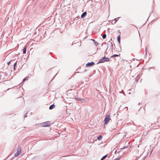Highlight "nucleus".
I'll list each match as a JSON object with an SVG mask.
<instances>
[{
	"instance_id": "1",
	"label": "nucleus",
	"mask_w": 160,
	"mask_h": 160,
	"mask_svg": "<svg viewBox=\"0 0 160 160\" xmlns=\"http://www.w3.org/2000/svg\"><path fill=\"white\" fill-rule=\"evenodd\" d=\"M40 125L42 127H49L51 125V123L50 121H47L41 123Z\"/></svg>"
},
{
	"instance_id": "2",
	"label": "nucleus",
	"mask_w": 160,
	"mask_h": 160,
	"mask_svg": "<svg viewBox=\"0 0 160 160\" xmlns=\"http://www.w3.org/2000/svg\"><path fill=\"white\" fill-rule=\"evenodd\" d=\"M109 59L108 58H106L105 57H104L103 58L101 59L99 61L98 63H103L105 61H109Z\"/></svg>"
},
{
	"instance_id": "3",
	"label": "nucleus",
	"mask_w": 160,
	"mask_h": 160,
	"mask_svg": "<svg viewBox=\"0 0 160 160\" xmlns=\"http://www.w3.org/2000/svg\"><path fill=\"white\" fill-rule=\"evenodd\" d=\"M111 119L109 115L106 116L104 120V124H107L110 120Z\"/></svg>"
},
{
	"instance_id": "4",
	"label": "nucleus",
	"mask_w": 160,
	"mask_h": 160,
	"mask_svg": "<svg viewBox=\"0 0 160 160\" xmlns=\"http://www.w3.org/2000/svg\"><path fill=\"white\" fill-rule=\"evenodd\" d=\"M95 64L94 63L92 62H88L86 64V66L87 67H90L92 66H93Z\"/></svg>"
},
{
	"instance_id": "5",
	"label": "nucleus",
	"mask_w": 160,
	"mask_h": 160,
	"mask_svg": "<svg viewBox=\"0 0 160 160\" xmlns=\"http://www.w3.org/2000/svg\"><path fill=\"white\" fill-rule=\"evenodd\" d=\"M21 153V151L20 149H18L17 152L15 154V157H17L18 155H20Z\"/></svg>"
},
{
	"instance_id": "6",
	"label": "nucleus",
	"mask_w": 160,
	"mask_h": 160,
	"mask_svg": "<svg viewBox=\"0 0 160 160\" xmlns=\"http://www.w3.org/2000/svg\"><path fill=\"white\" fill-rule=\"evenodd\" d=\"M87 13L86 12H84L81 15V17L82 18H84L86 16Z\"/></svg>"
},
{
	"instance_id": "7",
	"label": "nucleus",
	"mask_w": 160,
	"mask_h": 160,
	"mask_svg": "<svg viewBox=\"0 0 160 160\" xmlns=\"http://www.w3.org/2000/svg\"><path fill=\"white\" fill-rule=\"evenodd\" d=\"M27 47V46H25L23 49V53L24 54H25L26 53Z\"/></svg>"
},
{
	"instance_id": "8",
	"label": "nucleus",
	"mask_w": 160,
	"mask_h": 160,
	"mask_svg": "<svg viewBox=\"0 0 160 160\" xmlns=\"http://www.w3.org/2000/svg\"><path fill=\"white\" fill-rule=\"evenodd\" d=\"M117 40L118 42L120 43V36H119L117 38Z\"/></svg>"
},
{
	"instance_id": "9",
	"label": "nucleus",
	"mask_w": 160,
	"mask_h": 160,
	"mask_svg": "<svg viewBox=\"0 0 160 160\" xmlns=\"http://www.w3.org/2000/svg\"><path fill=\"white\" fill-rule=\"evenodd\" d=\"M55 106L54 104L50 106L49 108L50 109H52Z\"/></svg>"
},
{
	"instance_id": "10",
	"label": "nucleus",
	"mask_w": 160,
	"mask_h": 160,
	"mask_svg": "<svg viewBox=\"0 0 160 160\" xmlns=\"http://www.w3.org/2000/svg\"><path fill=\"white\" fill-rule=\"evenodd\" d=\"M102 138V136L101 135H100L98 137V140H101Z\"/></svg>"
},
{
	"instance_id": "11",
	"label": "nucleus",
	"mask_w": 160,
	"mask_h": 160,
	"mask_svg": "<svg viewBox=\"0 0 160 160\" xmlns=\"http://www.w3.org/2000/svg\"><path fill=\"white\" fill-rule=\"evenodd\" d=\"M108 156V154L104 156L103 157L102 159H101V160H103V159H105L106 157H107V156Z\"/></svg>"
},
{
	"instance_id": "12",
	"label": "nucleus",
	"mask_w": 160,
	"mask_h": 160,
	"mask_svg": "<svg viewBox=\"0 0 160 160\" xmlns=\"http://www.w3.org/2000/svg\"><path fill=\"white\" fill-rule=\"evenodd\" d=\"M106 34H104L103 36H102V38L103 39H105L106 38Z\"/></svg>"
},
{
	"instance_id": "13",
	"label": "nucleus",
	"mask_w": 160,
	"mask_h": 160,
	"mask_svg": "<svg viewBox=\"0 0 160 160\" xmlns=\"http://www.w3.org/2000/svg\"><path fill=\"white\" fill-rule=\"evenodd\" d=\"M119 55H117V54H114V55H113V56H112L111 57H117V56H118Z\"/></svg>"
},
{
	"instance_id": "14",
	"label": "nucleus",
	"mask_w": 160,
	"mask_h": 160,
	"mask_svg": "<svg viewBox=\"0 0 160 160\" xmlns=\"http://www.w3.org/2000/svg\"><path fill=\"white\" fill-rule=\"evenodd\" d=\"M16 64H17V62H16L14 64V70H15L16 69L15 67L16 66Z\"/></svg>"
},
{
	"instance_id": "15",
	"label": "nucleus",
	"mask_w": 160,
	"mask_h": 160,
	"mask_svg": "<svg viewBox=\"0 0 160 160\" xmlns=\"http://www.w3.org/2000/svg\"><path fill=\"white\" fill-rule=\"evenodd\" d=\"M94 44H95V45L96 46H97V45H98V42H95H95H94Z\"/></svg>"
},
{
	"instance_id": "16",
	"label": "nucleus",
	"mask_w": 160,
	"mask_h": 160,
	"mask_svg": "<svg viewBox=\"0 0 160 160\" xmlns=\"http://www.w3.org/2000/svg\"><path fill=\"white\" fill-rule=\"evenodd\" d=\"M12 60H11V61H9V62H8V65H9L10 64V63H11V62H12Z\"/></svg>"
},
{
	"instance_id": "17",
	"label": "nucleus",
	"mask_w": 160,
	"mask_h": 160,
	"mask_svg": "<svg viewBox=\"0 0 160 160\" xmlns=\"http://www.w3.org/2000/svg\"><path fill=\"white\" fill-rule=\"evenodd\" d=\"M113 20L115 21V23L117 21V18H115Z\"/></svg>"
},
{
	"instance_id": "18",
	"label": "nucleus",
	"mask_w": 160,
	"mask_h": 160,
	"mask_svg": "<svg viewBox=\"0 0 160 160\" xmlns=\"http://www.w3.org/2000/svg\"><path fill=\"white\" fill-rule=\"evenodd\" d=\"M26 80V79L25 78L23 80V82L25 81Z\"/></svg>"
},
{
	"instance_id": "19",
	"label": "nucleus",
	"mask_w": 160,
	"mask_h": 160,
	"mask_svg": "<svg viewBox=\"0 0 160 160\" xmlns=\"http://www.w3.org/2000/svg\"><path fill=\"white\" fill-rule=\"evenodd\" d=\"M91 40L92 41H94V42H95V40H94V39H91Z\"/></svg>"
},
{
	"instance_id": "20",
	"label": "nucleus",
	"mask_w": 160,
	"mask_h": 160,
	"mask_svg": "<svg viewBox=\"0 0 160 160\" xmlns=\"http://www.w3.org/2000/svg\"><path fill=\"white\" fill-rule=\"evenodd\" d=\"M119 159L116 158V159H115L114 160H118Z\"/></svg>"
},
{
	"instance_id": "21",
	"label": "nucleus",
	"mask_w": 160,
	"mask_h": 160,
	"mask_svg": "<svg viewBox=\"0 0 160 160\" xmlns=\"http://www.w3.org/2000/svg\"><path fill=\"white\" fill-rule=\"evenodd\" d=\"M1 75L0 74V77H1Z\"/></svg>"
}]
</instances>
